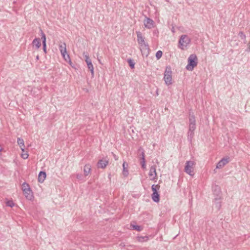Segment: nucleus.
<instances>
[{"label": "nucleus", "instance_id": "9b49d317", "mask_svg": "<svg viewBox=\"0 0 250 250\" xmlns=\"http://www.w3.org/2000/svg\"><path fill=\"white\" fill-rule=\"evenodd\" d=\"M23 192L24 193V195L26 197L27 199L28 200H32L33 199V194L32 191L29 188H23Z\"/></svg>", "mask_w": 250, "mask_h": 250}, {"label": "nucleus", "instance_id": "1a4fd4ad", "mask_svg": "<svg viewBox=\"0 0 250 250\" xmlns=\"http://www.w3.org/2000/svg\"><path fill=\"white\" fill-rule=\"evenodd\" d=\"M229 161V157H227L222 158L217 164V168H221L227 165Z\"/></svg>", "mask_w": 250, "mask_h": 250}, {"label": "nucleus", "instance_id": "ddd939ff", "mask_svg": "<svg viewBox=\"0 0 250 250\" xmlns=\"http://www.w3.org/2000/svg\"><path fill=\"white\" fill-rule=\"evenodd\" d=\"M156 166L155 165L152 166L150 168L149 172V176L150 177L155 178L156 176Z\"/></svg>", "mask_w": 250, "mask_h": 250}, {"label": "nucleus", "instance_id": "412c9836", "mask_svg": "<svg viewBox=\"0 0 250 250\" xmlns=\"http://www.w3.org/2000/svg\"><path fill=\"white\" fill-rule=\"evenodd\" d=\"M137 240L140 242H146L148 240V237L145 236H138L137 237Z\"/></svg>", "mask_w": 250, "mask_h": 250}, {"label": "nucleus", "instance_id": "f257e3e1", "mask_svg": "<svg viewBox=\"0 0 250 250\" xmlns=\"http://www.w3.org/2000/svg\"><path fill=\"white\" fill-rule=\"evenodd\" d=\"M137 37V42L140 46V49L143 56L147 57L149 54V46L148 43L145 41V38L140 31H136Z\"/></svg>", "mask_w": 250, "mask_h": 250}, {"label": "nucleus", "instance_id": "0eeeda50", "mask_svg": "<svg viewBox=\"0 0 250 250\" xmlns=\"http://www.w3.org/2000/svg\"><path fill=\"white\" fill-rule=\"evenodd\" d=\"M160 186L158 185H153L151 186V188L153 191L152 194V199L155 202L158 203L160 201L159 194L157 192V189H159Z\"/></svg>", "mask_w": 250, "mask_h": 250}, {"label": "nucleus", "instance_id": "9d476101", "mask_svg": "<svg viewBox=\"0 0 250 250\" xmlns=\"http://www.w3.org/2000/svg\"><path fill=\"white\" fill-rule=\"evenodd\" d=\"M144 25L146 27L151 29L154 26V21L146 17L144 21Z\"/></svg>", "mask_w": 250, "mask_h": 250}, {"label": "nucleus", "instance_id": "c756f323", "mask_svg": "<svg viewBox=\"0 0 250 250\" xmlns=\"http://www.w3.org/2000/svg\"><path fill=\"white\" fill-rule=\"evenodd\" d=\"M21 156L23 159H26L28 157V154L27 153H22Z\"/></svg>", "mask_w": 250, "mask_h": 250}, {"label": "nucleus", "instance_id": "39448f33", "mask_svg": "<svg viewBox=\"0 0 250 250\" xmlns=\"http://www.w3.org/2000/svg\"><path fill=\"white\" fill-rule=\"evenodd\" d=\"M164 80L167 85L172 84V71L170 66H167L166 68Z\"/></svg>", "mask_w": 250, "mask_h": 250}, {"label": "nucleus", "instance_id": "6ab92c4d", "mask_svg": "<svg viewBox=\"0 0 250 250\" xmlns=\"http://www.w3.org/2000/svg\"><path fill=\"white\" fill-rule=\"evenodd\" d=\"M127 164L125 162H124L123 164V174L125 176H127L128 174V170H127Z\"/></svg>", "mask_w": 250, "mask_h": 250}, {"label": "nucleus", "instance_id": "c9c22d12", "mask_svg": "<svg viewBox=\"0 0 250 250\" xmlns=\"http://www.w3.org/2000/svg\"><path fill=\"white\" fill-rule=\"evenodd\" d=\"M36 59L38 60L39 59V56L38 55L36 57Z\"/></svg>", "mask_w": 250, "mask_h": 250}, {"label": "nucleus", "instance_id": "c85d7f7f", "mask_svg": "<svg viewBox=\"0 0 250 250\" xmlns=\"http://www.w3.org/2000/svg\"><path fill=\"white\" fill-rule=\"evenodd\" d=\"M141 164L142 165V167L143 168L145 169L146 167L145 159L144 158H142V160L141 161Z\"/></svg>", "mask_w": 250, "mask_h": 250}, {"label": "nucleus", "instance_id": "e433bc0d", "mask_svg": "<svg viewBox=\"0 0 250 250\" xmlns=\"http://www.w3.org/2000/svg\"><path fill=\"white\" fill-rule=\"evenodd\" d=\"M98 61H99L100 63H101V64L102 63L101 62V60L100 59H98Z\"/></svg>", "mask_w": 250, "mask_h": 250}, {"label": "nucleus", "instance_id": "6e6552de", "mask_svg": "<svg viewBox=\"0 0 250 250\" xmlns=\"http://www.w3.org/2000/svg\"><path fill=\"white\" fill-rule=\"evenodd\" d=\"M83 55L84 57L85 61L86 63L87 67L90 71V72H91L92 75L93 76L94 75V67L88 55L87 54H85L84 52L83 53Z\"/></svg>", "mask_w": 250, "mask_h": 250}, {"label": "nucleus", "instance_id": "5701e85b", "mask_svg": "<svg viewBox=\"0 0 250 250\" xmlns=\"http://www.w3.org/2000/svg\"><path fill=\"white\" fill-rule=\"evenodd\" d=\"M41 38L42 40V44L46 43V37L45 34L41 30Z\"/></svg>", "mask_w": 250, "mask_h": 250}, {"label": "nucleus", "instance_id": "72a5a7b5", "mask_svg": "<svg viewBox=\"0 0 250 250\" xmlns=\"http://www.w3.org/2000/svg\"><path fill=\"white\" fill-rule=\"evenodd\" d=\"M29 188L28 185L27 184H23V188Z\"/></svg>", "mask_w": 250, "mask_h": 250}, {"label": "nucleus", "instance_id": "f8f14e48", "mask_svg": "<svg viewBox=\"0 0 250 250\" xmlns=\"http://www.w3.org/2000/svg\"><path fill=\"white\" fill-rule=\"evenodd\" d=\"M108 163V161L105 159L100 160L97 164V167L99 168H104L106 167Z\"/></svg>", "mask_w": 250, "mask_h": 250}, {"label": "nucleus", "instance_id": "2f4dec72", "mask_svg": "<svg viewBox=\"0 0 250 250\" xmlns=\"http://www.w3.org/2000/svg\"><path fill=\"white\" fill-rule=\"evenodd\" d=\"M42 44H43V51L45 53H46V43Z\"/></svg>", "mask_w": 250, "mask_h": 250}, {"label": "nucleus", "instance_id": "423d86ee", "mask_svg": "<svg viewBox=\"0 0 250 250\" xmlns=\"http://www.w3.org/2000/svg\"><path fill=\"white\" fill-rule=\"evenodd\" d=\"M194 165L195 163L193 161H187L185 167V171L190 176H193L194 175L193 166Z\"/></svg>", "mask_w": 250, "mask_h": 250}, {"label": "nucleus", "instance_id": "bb28decb", "mask_svg": "<svg viewBox=\"0 0 250 250\" xmlns=\"http://www.w3.org/2000/svg\"><path fill=\"white\" fill-rule=\"evenodd\" d=\"M162 54H163V53L161 51L159 50V51H158L156 53V58L159 60L160 59L162 56Z\"/></svg>", "mask_w": 250, "mask_h": 250}, {"label": "nucleus", "instance_id": "dca6fc26", "mask_svg": "<svg viewBox=\"0 0 250 250\" xmlns=\"http://www.w3.org/2000/svg\"><path fill=\"white\" fill-rule=\"evenodd\" d=\"M17 143L20 147H21L22 151L23 152H24V141L22 139H21L20 138H18Z\"/></svg>", "mask_w": 250, "mask_h": 250}, {"label": "nucleus", "instance_id": "20e7f679", "mask_svg": "<svg viewBox=\"0 0 250 250\" xmlns=\"http://www.w3.org/2000/svg\"><path fill=\"white\" fill-rule=\"evenodd\" d=\"M190 42L191 39L189 37L186 35H182L179 40L178 47L180 49L184 50L190 44Z\"/></svg>", "mask_w": 250, "mask_h": 250}, {"label": "nucleus", "instance_id": "4be33fe9", "mask_svg": "<svg viewBox=\"0 0 250 250\" xmlns=\"http://www.w3.org/2000/svg\"><path fill=\"white\" fill-rule=\"evenodd\" d=\"M130 227H131L133 229L136 230L138 231H140L142 230V228H141V227L138 225L131 224Z\"/></svg>", "mask_w": 250, "mask_h": 250}, {"label": "nucleus", "instance_id": "a878e982", "mask_svg": "<svg viewBox=\"0 0 250 250\" xmlns=\"http://www.w3.org/2000/svg\"><path fill=\"white\" fill-rule=\"evenodd\" d=\"M76 178L79 181H84L83 176L82 174H77L76 175Z\"/></svg>", "mask_w": 250, "mask_h": 250}, {"label": "nucleus", "instance_id": "a211bd4d", "mask_svg": "<svg viewBox=\"0 0 250 250\" xmlns=\"http://www.w3.org/2000/svg\"><path fill=\"white\" fill-rule=\"evenodd\" d=\"M32 43L34 45H35L37 49H38L40 48V47L41 46V43L40 42V39L39 38H36L35 39Z\"/></svg>", "mask_w": 250, "mask_h": 250}, {"label": "nucleus", "instance_id": "473e14b6", "mask_svg": "<svg viewBox=\"0 0 250 250\" xmlns=\"http://www.w3.org/2000/svg\"><path fill=\"white\" fill-rule=\"evenodd\" d=\"M239 35L241 37V38H242V39L246 38L245 35H244V33L242 32H240L239 33Z\"/></svg>", "mask_w": 250, "mask_h": 250}, {"label": "nucleus", "instance_id": "7c9ffc66", "mask_svg": "<svg viewBox=\"0 0 250 250\" xmlns=\"http://www.w3.org/2000/svg\"><path fill=\"white\" fill-rule=\"evenodd\" d=\"M139 152H141V155H142V158H141V159H142V158H145V153H144V151H143V149L141 147V148H139Z\"/></svg>", "mask_w": 250, "mask_h": 250}, {"label": "nucleus", "instance_id": "f03ea898", "mask_svg": "<svg viewBox=\"0 0 250 250\" xmlns=\"http://www.w3.org/2000/svg\"><path fill=\"white\" fill-rule=\"evenodd\" d=\"M196 129V121L195 117L193 114H189V130L188 135V139L191 142L194 136V131Z\"/></svg>", "mask_w": 250, "mask_h": 250}, {"label": "nucleus", "instance_id": "7ed1b4c3", "mask_svg": "<svg viewBox=\"0 0 250 250\" xmlns=\"http://www.w3.org/2000/svg\"><path fill=\"white\" fill-rule=\"evenodd\" d=\"M197 57L195 54H191L188 59V64L186 66L187 70L192 71L197 65Z\"/></svg>", "mask_w": 250, "mask_h": 250}, {"label": "nucleus", "instance_id": "cd10ccee", "mask_svg": "<svg viewBox=\"0 0 250 250\" xmlns=\"http://www.w3.org/2000/svg\"><path fill=\"white\" fill-rule=\"evenodd\" d=\"M6 204L7 206L10 207H13L15 206V204L12 201H7Z\"/></svg>", "mask_w": 250, "mask_h": 250}, {"label": "nucleus", "instance_id": "aec40b11", "mask_svg": "<svg viewBox=\"0 0 250 250\" xmlns=\"http://www.w3.org/2000/svg\"><path fill=\"white\" fill-rule=\"evenodd\" d=\"M213 205L217 209H219L221 206L220 200L219 199H215Z\"/></svg>", "mask_w": 250, "mask_h": 250}, {"label": "nucleus", "instance_id": "393cba45", "mask_svg": "<svg viewBox=\"0 0 250 250\" xmlns=\"http://www.w3.org/2000/svg\"><path fill=\"white\" fill-rule=\"evenodd\" d=\"M63 58V59L66 61H70V57H69V56L68 54H67V52L65 53H64L63 55H62Z\"/></svg>", "mask_w": 250, "mask_h": 250}, {"label": "nucleus", "instance_id": "f3484780", "mask_svg": "<svg viewBox=\"0 0 250 250\" xmlns=\"http://www.w3.org/2000/svg\"><path fill=\"white\" fill-rule=\"evenodd\" d=\"M66 45L64 42L62 43L59 45V49L62 55H63L64 53H66Z\"/></svg>", "mask_w": 250, "mask_h": 250}, {"label": "nucleus", "instance_id": "b1692460", "mask_svg": "<svg viewBox=\"0 0 250 250\" xmlns=\"http://www.w3.org/2000/svg\"><path fill=\"white\" fill-rule=\"evenodd\" d=\"M127 62L130 66V67L131 68H133L134 67V62H133V61L131 59H128L127 60Z\"/></svg>", "mask_w": 250, "mask_h": 250}, {"label": "nucleus", "instance_id": "f704fd0d", "mask_svg": "<svg viewBox=\"0 0 250 250\" xmlns=\"http://www.w3.org/2000/svg\"><path fill=\"white\" fill-rule=\"evenodd\" d=\"M248 45H249L248 50H249V51H250V42L249 43Z\"/></svg>", "mask_w": 250, "mask_h": 250}, {"label": "nucleus", "instance_id": "4468645a", "mask_svg": "<svg viewBox=\"0 0 250 250\" xmlns=\"http://www.w3.org/2000/svg\"><path fill=\"white\" fill-rule=\"evenodd\" d=\"M91 172V166L89 164H86L84 166L83 172L84 176L88 175Z\"/></svg>", "mask_w": 250, "mask_h": 250}, {"label": "nucleus", "instance_id": "4c0bfd02", "mask_svg": "<svg viewBox=\"0 0 250 250\" xmlns=\"http://www.w3.org/2000/svg\"><path fill=\"white\" fill-rule=\"evenodd\" d=\"M115 160H117V159L116 158V157H115Z\"/></svg>", "mask_w": 250, "mask_h": 250}, {"label": "nucleus", "instance_id": "2eb2a0df", "mask_svg": "<svg viewBox=\"0 0 250 250\" xmlns=\"http://www.w3.org/2000/svg\"><path fill=\"white\" fill-rule=\"evenodd\" d=\"M46 173L44 171H41L38 176V181L40 183H42L46 178Z\"/></svg>", "mask_w": 250, "mask_h": 250}]
</instances>
